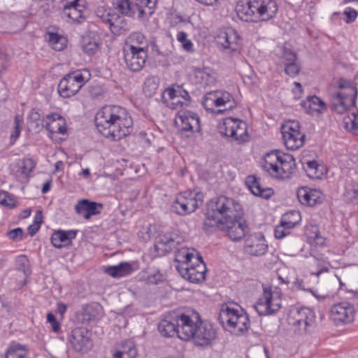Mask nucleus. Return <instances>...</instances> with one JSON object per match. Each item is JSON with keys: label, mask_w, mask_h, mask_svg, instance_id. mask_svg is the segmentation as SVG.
Masks as SVG:
<instances>
[{"label": "nucleus", "mask_w": 358, "mask_h": 358, "mask_svg": "<svg viewBox=\"0 0 358 358\" xmlns=\"http://www.w3.org/2000/svg\"><path fill=\"white\" fill-rule=\"evenodd\" d=\"M102 315V306L98 303H92L83 306L81 312L78 315V320L81 324H85L99 320Z\"/></svg>", "instance_id": "26"}, {"label": "nucleus", "mask_w": 358, "mask_h": 358, "mask_svg": "<svg viewBox=\"0 0 358 358\" xmlns=\"http://www.w3.org/2000/svg\"><path fill=\"white\" fill-rule=\"evenodd\" d=\"M303 166L311 179H321L326 173L324 166L316 160H306L303 162Z\"/></svg>", "instance_id": "36"}, {"label": "nucleus", "mask_w": 358, "mask_h": 358, "mask_svg": "<svg viewBox=\"0 0 358 358\" xmlns=\"http://www.w3.org/2000/svg\"><path fill=\"white\" fill-rule=\"evenodd\" d=\"M36 167V162L31 158H24L19 164V171L22 176L27 178Z\"/></svg>", "instance_id": "50"}, {"label": "nucleus", "mask_w": 358, "mask_h": 358, "mask_svg": "<svg viewBox=\"0 0 358 358\" xmlns=\"http://www.w3.org/2000/svg\"><path fill=\"white\" fill-rule=\"evenodd\" d=\"M284 65L285 73L290 77L296 76L299 73L301 68L299 60H296L294 62L287 63Z\"/></svg>", "instance_id": "55"}, {"label": "nucleus", "mask_w": 358, "mask_h": 358, "mask_svg": "<svg viewBox=\"0 0 358 358\" xmlns=\"http://www.w3.org/2000/svg\"><path fill=\"white\" fill-rule=\"evenodd\" d=\"M355 306L347 301L334 304L330 310L331 319L337 324H348L354 320Z\"/></svg>", "instance_id": "20"}, {"label": "nucleus", "mask_w": 358, "mask_h": 358, "mask_svg": "<svg viewBox=\"0 0 358 358\" xmlns=\"http://www.w3.org/2000/svg\"><path fill=\"white\" fill-rule=\"evenodd\" d=\"M245 184L251 192L256 196L268 199L274 194L272 188L262 187L259 179L254 175L247 176Z\"/></svg>", "instance_id": "30"}, {"label": "nucleus", "mask_w": 358, "mask_h": 358, "mask_svg": "<svg viewBox=\"0 0 358 358\" xmlns=\"http://www.w3.org/2000/svg\"><path fill=\"white\" fill-rule=\"evenodd\" d=\"M22 19L13 13H4L0 12V31L16 32V27L22 22Z\"/></svg>", "instance_id": "33"}, {"label": "nucleus", "mask_w": 358, "mask_h": 358, "mask_svg": "<svg viewBox=\"0 0 358 358\" xmlns=\"http://www.w3.org/2000/svg\"><path fill=\"white\" fill-rule=\"evenodd\" d=\"M280 58L283 64L294 62L298 59L297 55L286 46H280Z\"/></svg>", "instance_id": "54"}, {"label": "nucleus", "mask_w": 358, "mask_h": 358, "mask_svg": "<svg viewBox=\"0 0 358 358\" xmlns=\"http://www.w3.org/2000/svg\"><path fill=\"white\" fill-rule=\"evenodd\" d=\"M158 331L164 338L178 337V313H170L162 319L157 325Z\"/></svg>", "instance_id": "23"}, {"label": "nucleus", "mask_w": 358, "mask_h": 358, "mask_svg": "<svg viewBox=\"0 0 358 358\" xmlns=\"http://www.w3.org/2000/svg\"><path fill=\"white\" fill-rule=\"evenodd\" d=\"M293 229V222L280 221V223L277 225L274 230L275 237L277 239H282L286 236L289 235L291 230Z\"/></svg>", "instance_id": "49"}, {"label": "nucleus", "mask_w": 358, "mask_h": 358, "mask_svg": "<svg viewBox=\"0 0 358 358\" xmlns=\"http://www.w3.org/2000/svg\"><path fill=\"white\" fill-rule=\"evenodd\" d=\"M218 320L224 329L236 335L248 331L250 325L249 316L243 309L227 305L222 306Z\"/></svg>", "instance_id": "5"}, {"label": "nucleus", "mask_w": 358, "mask_h": 358, "mask_svg": "<svg viewBox=\"0 0 358 358\" xmlns=\"http://www.w3.org/2000/svg\"><path fill=\"white\" fill-rule=\"evenodd\" d=\"M297 197L299 202L306 206H313L322 201V194L316 189L302 187L297 191Z\"/></svg>", "instance_id": "27"}, {"label": "nucleus", "mask_w": 358, "mask_h": 358, "mask_svg": "<svg viewBox=\"0 0 358 358\" xmlns=\"http://www.w3.org/2000/svg\"><path fill=\"white\" fill-rule=\"evenodd\" d=\"M194 334L192 339L194 340L196 345L199 346L210 345L217 337L216 329L213 325L210 322L202 320Z\"/></svg>", "instance_id": "21"}, {"label": "nucleus", "mask_w": 358, "mask_h": 358, "mask_svg": "<svg viewBox=\"0 0 358 358\" xmlns=\"http://www.w3.org/2000/svg\"><path fill=\"white\" fill-rule=\"evenodd\" d=\"M203 195L201 192L185 191L176 196L171 208L176 214L185 216L194 212L203 203Z\"/></svg>", "instance_id": "8"}, {"label": "nucleus", "mask_w": 358, "mask_h": 358, "mask_svg": "<svg viewBox=\"0 0 358 358\" xmlns=\"http://www.w3.org/2000/svg\"><path fill=\"white\" fill-rule=\"evenodd\" d=\"M157 0H134L137 17L141 20L148 19L155 12Z\"/></svg>", "instance_id": "32"}, {"label": "nucleus", "mask_w": 358, "mask_h": 358, "mask_svg": "<svg viewBox=\"0 0 358 358\" xmlns=\"http://www.w3.org/2000/svg\"><path fill=\"white\" fill-rule=\"evenodd\" d=\"M86 0H66L62 10V15L72 22L81 23L86 19Z\"/></svg>", "instance_id": "17"}, {"label": "nucleus", "mask_w": 358, "mask_h": 358, "mask_svg": "<svg viewBox=\"0 0 358 358\" xmlns=\"http://www.w3.org/2000/svg\"><path fill=\"white\" fill-rule=\"evenodd\" d=\"M22 124L23 118L19 115H15L14 118L13 130L11 132L10 137V145H14L20 137L22 129Z\"/></svg>", "instance_id": "52"}, {"label": "nucleus", "mask_w": 358, "mask_h": 358, "mask_svg": "<svg viewBox=\"0 0 358 358\" xmlns=\"http://www.w3.org/2000/svg\"><path fill=\"white\" fill-rule=\"evenodd\" d=\"M239 40H241L240 36L233 29H220L215 37L217 45L238 44Z\"/></svg>", "instance_id": "34"}, {"label": "nucleus", "mask_w": 358, "mask_h": 358, "mask_svg": "<svg viewBox=\"0 0 358 358\" xmlns=\"http://www.w3.org/2000/svg\"><path fill=\"white\" fill-rule=\"evenodd\" d=\"M110 10L99 8L96 10V15L99 17L103 22H106L107 18L109 16Z\"/></svg>", "instance_id": "64"}, {"label": "nucleus", "mask_w": 358, "mask_h": 358, "mask_svg": "<svg viewBox=\"0 0 358 358\" xmlns=\"http://www.w3.org/2000/svg\"><path fill=\"white\" fill-rule=\"evenodd\" d=\"M261 167L273 178L288 179L296 168V162L292 155L275 150L264 155Z\"/></svg>", "instance_id": "4"}, {"label": "nucleus", "mask_w": 358, "mask_h": 358, "mask_svg": "<svg viewBox=\"0 0 358 358\" xmlns=\"http://www.w3.org/2000/svg\"><path fill=\"white\" fill-rule=\"evenodd\" d=\"M132 271V266L129 263L121 262L118 265L108 267L106 272L110 276L120 278L130 274Z\"/></svg>", "instance_id": "40"}, {"label": "nucleus", "mask_w": 358, "mask_h": 358, "mask_svg": "<svg viewBox=\"0 0 358 358\" xmlns=\"http://www.w3.org/2000/svg\"><path fill=\"white\" fill-rule=\"evenodd\" d=\"M124 61L132 71H138L145 66L148 57V46H124Z\"/></svg>", "instance_id": "16"}, {"label": "nucleus", "mask_w": 358, "mask_h": 358, "mask_svg": "<svg viewBox=\"0 0 358 358\" xmlns=\"http://www.w3.org/2000/svg\"><path fill=\"white\" fill-rule=\"evenodd\" d=\"M305 234L310 243L316 246H323L325 245V238L321 236L317 225L306 227Z\"/></svg>", "instance_id": "39"}, {"label": "nucleus", "mask_w": 358, "mask_h": 358, "mask_svg": "<svg viewBox=\"0 0 358 358\" xmlns=\"http://www.w3.org/2000/svg\"><path fill=\"white\" fill-rule=\"evenodd\" d=\"M47 322L50 324L51 329L54 332L59 333L60 331V323L52 313H48L47 314Z\"/></svg>", "instance_id": "61"}, {"label": "nucleus", "mask_w": 358, "mask_h": 358, "mask_svg": "<svg viewBox=\"0 0 358 358\" xmlns=\"http://www.w3.org/2000/svg\"><path fill=\"white\" fill-rule=\"evenodd\" d=\"M278 6L275 0H248L246 3H238L236 12L245 22L268 21L274 18Z\"/></svg>", "instance_id": "3"}, {"label": "nucleus", "mask_w": 358, "mask_h": 358, "mask_svg": "<svg viewBox=\"0 0 358 358\" xmlns=\"http://www.w3.org/2000/svg\"><path fill=\"white\" fill-rule=\"evenodd\" d=\"M220 134L231 142L242 144L249 141L247 124L238 118L226 117L217 125Z\"/></svg>", "instance_id": "6"}, {"label": "nucleus", "mask_w": 358, "mask_h": 358, "mask_svg": "<svg viewBox=\"0 0 358 358\" xmlns=\"http://www.w3.org/2000/svg\"><path fill=\"white\" fill-rule=\"evenodd\" d=\"M159 87V78L156 76L148 77L143 83V91L147 96H152Z\"/></svg>", "instance_id": "47"}, {"label": "nucleus", "mask_w": 358, "mask_h": 358, "mask_svg": "<svg viewBox=\"0 0 358 358\" xmlns=\"http://www.w3.org/2000/svg\"><path fill=\"white\" fill-rule=\"evenodd\" d=\"M98 131L106 138L119 141L132 131L133 120L128 111L120 106H103L95 115Z\"/></svg>", "instance_id": "2"}, {"label": "nucleus", "mask_w": 358, "mask_h": 358, "mask_svg": "<svg viewBox=\"0 0 358 358\" xmlns=\"http://www.w3.org/2000/svg\"><path fill=\"white\" fill-rule=\"evenodd\" d=\"M357 94V89L354 85H341L339 91L331 96V109L339 114H343L350 107L355 106Z\"/></svg>", "instance_id": "9"}, {"label": "nucleus", "mask_w": 358, "mask_h": 358, "mask_svg": "<svg viewBox=\"0 0 358 358\" xmlns=\"http://www.w3.org/2000/svg\"><path fill=\"white\" fill-rule=\"evenodd\" d=\"M162 101L171 109L187 107L190 105L191 98L187 91L180 86L168 87L162 93Z\"/></svg>", "instance_id": "15"}, {"label": "nucleus", "mask_w": 358, "mask_h": 358, "mask_svg": "<svg viewBox=\"0 0 358 358\" xmlns=\"http://www.w3.org/2000/svg\"><path fill=\"white\" fill-rule=\"evenodd\" d=\"M194 74L196 82L202 87L211 86L216 83V73L210 68L197 69Z\"/></svg>", "instance_id": "37"}, {"label": "nucleus", "mask_w": 358, "mask_h": 358, "mask_svg": "<svg viewBox=\"0 0 358 358\" xmlns=\"http://www.w3.org/2000/svg\"><path fill=\"white\" fill-rule=\"evenodd\" d=\"M127 22L125 20L121 17L120 15L117 17V19L114 22V24L112 25L110 31L117 35H120L122 34V31L126 29Z\"/></svg>", "instance_id": "57"}, {"label": "nucleus", "mask_w": 358, "mask_h": 358, "mask_svg": "<svg viewBox=\"0 0 358 358\" xmlns=\"http://www.w3.org/2000/svg\"><path fill=\"white\" fill-rule=\"evenodd\" d=\"M27 349L20 344H11L6 352V358H27Z\"/></svg>", "instance_id": "42"}, {"label": "nucleus", "mask_w": 358, "mask_h": 358, "mask_svg": "<svg viewBox=\"0 0 358 358\" xmlns=\"http://www.w3.org/2000/svg\"><path fill=\"white\" fill-rule=\"evenodd\" d=\"M7 237L13 241H20L23 238V230L18 227L13 229L6 234Z\"/></svg>", "instance_id": "60"}, {"label": "nucleus", "mask_w": 358, "mask_h": 358, "mask_svg": "<svg viewBox=\"0 0 358 358\" xmlns=\"http://www.w3.org/2000/svg\"><path fill=\"white\" fill-rule=\"evenodd\" d=\"M300 220V214L297 211H291L289 213H286L284 214L281 218V221L283 222L286 221L293 222V228H294L299 223Z\"/></svg>", "instance_id": "58"}, {"label": "nucleus", "mask_w": 358, "mask_h": 358, "mask_svg": "<svg viewBox=\"0 0 358 358\" xmlns=\"http://www.w3.org/2000/svg\"><path fill=\"white\" fill-rule=\"evenodd\" d=\"M90 77V72L87 69L71 72L59 81L58 93L63 98H70L79 92Z\"/></svg>", "instance_id": "7"}, {"label": "nucleus", "mask_w": 358, "mask_h": 358, "mask_svg": "<svg viewBox=\"0 0 358 358\" xmlns=\"http://www.w3.org/2000/svg\"><path fill=\"white\" fill-rule=\"evenodd\" d=\"M8 60V55L2 50V48L0 46V78H1L3 73L7 68Z\"/></svg>", "instance_id": "63"}, {"label": "nucleus", "mask_w": 358, "mask_h": 358, "mask_svg": "<svg viewBox=\"0 0 358 358\" xmlns=\"http://www.w3.org/2000/svg\"><path fill=\"white\" fill-rule=\"evenodd\" d=\"M102 208L103 205L101 203L90 201L88 199L80 200L75 206L76 213L85 220H89L92 215L99 214Z\"/></svg>", "instance_id": "25"}, {"label": "nucleus", "mask_w": 358, "mask_h": 358, "mask_svg": "<svg viewBox=\"0 0 358 358\" xmlns=\"http://www.w3.org/2000/svg\"><path fill=\"white\" fill-rule=\"evenodd\" d=\"M243 250L255 257L265 255L268 250V244L264 236L261 233L248 234L245 238Z\"/></svg>", "instance_id": "19"}, {"label": "nucleus", "mask_w": 358, "mask_h": 358, "mask_svg": "<svg viewBox=\"0 0 358 358\" xmlns=\"http://www.w3.org/2000/svg\"><path fill=\"white\" fill-rule=\"evenodd\" d=\"M27 123L31 129L36 131H39L43 127V121L41 120L38 110L32 108L30 110L27 117Z\"/></svg>", "instance_id": "46"}, {"label": "nucleus", "mask_w": 358, "mask_h": 358, "mask_svg": "<svg viewBox=\"0 0 358 358\" xmlns=\"http://www.w3.org/2000/svg\"><path fill=\"white\" fill-rule=\"evenodd\" d=\"M315 315L308 308L293 310L288 318L289 324L300 335L310 333L315 326Z\"/></svg>", "instance_id": "10"}, {"label": "nucleus", "mask_w": 358, "mask_h": 358, "mask_svg": "<svg viewBox=\"0 0 358 358\" xmlns=\"http://www.w3.org/2000/svg\"><path fill=\"white\" fill-rule=\"evenodd\" d=\"M137 350L136 347L129 343L122 346V349L117 350L113 358H136Z\"/></svg>", "instance_id": "48"}, {"label": "nucleus", "mask_w": 358, "mask_h": 358, "mask_svg": "<svg viewBox=\"0 0 358 358\" xmlns=\"http://www.w3.org/2000/svg\"><path fill=\"white\" fill-rule=\"evenodd\" d=\"M45 127L52 134H65L66 133V120L57 113H52L46 115Z\"/></svg>", "instance_id": "28"}, {"label": "nucleus", "mask_w": 358, "mask_h": 358, "mask_svg": "<svg viewBox=\"0 0 358 358\" xmlns=\"http://www.w3.org/2000/svg\"><path fill=\"white\" fill-rule=\"evenodd\" d=\"M280 292L277 288L272 290L264 287L263 294L257 301L255 308L259 315H271L281 308Z\"/></svg>", "instance_id": "11"}, {"label": "nucleus", "mask_w": 358, "mask_h": 358, "mask_svg": "<svg viewBox=\"0 0 358 358\" xmlns=\"http://www.w3.org/2000/svg\"><path fill=\"white\" fill-rule=\"evenodd\" d=\"M78 230H59L55 231L50 238L51 243L56 248H62L70 245L75 239Z\"/></svg>", "instance_id": "29"}, {"label": "nucleus", "mask_w": 358, "mask_h": 358, "mask_svg": "<svg viewBox=\"0 0 358 358\" xmlns=\"http://www.w3.org/2000/svg\"><path fill=\"white\" fill-rule=\"evenodd\" d=\"M145 35L141 31L131 32L125 40V45H141L146 43Z\"/></svg>", "instance_id": "53"}, {"label": "nucleus", "mask_w": 358, "mask_h": 358, "mask_svg": "<svg viewBox=\"0 0 358 358\" xmlns=\"http://www.w3.org/2000/svg\"><path fill=\"white\" fill-rule=\"evenodd\" d=\"M180 275L193 283L202 282L206 278V266L201 256L197 255L194 262L176 266Z\"/></svg>", "instance_id": "14"}, {"label": "nucleus", "mask_w": 358, "mask_h": 358, "mask_svg": "<svg viewBox=\"0 0 358 358\" xmlns=\"http://www.w3.org/2000/svg\"><path fill=\"white\" fill-rule=\"evenodd\" d=\"M183 241V238L176 234L164 233L159 234L155 240V250L158 256L171 252Z\"/></svg>", "instance_id": "18"}, {"label": "nucleus", "mask_w": 358, "mask_h": 358, "mask_svg": "<svg viewBox=\"0 0 358 358\" xmlns=\"http://www.w3.org/2000/svg\"><path fill=\"white\" fill-rule=\"evenodd\" d=\"M71 343L77 351H85L92 347L90 333L85 328H76L71 331Z\"/></svg>", "instance_id": "24"}, {"label": "nucleus", "mask_w": 358, "mask_h": 358, "mask_svg": "<svg viewBox=\"0 0 358 358\" xmlns=\"http://www.w3.org/2000/svg\"><path fill=\"white\" fill-rule=\"evenodd\" d=\"M45 38L46 41L52 44L66 45L69 42L67 35L62 29L56 26L48 27Z\"/></svg>", "instance_id": "35"}, {"label": "nucleus", "mask_w": 358, "mask_h": 358, "mask_svg": "<svg viewBox=\"0 0 358 358\" xmlns=\"http://www.w3.org/2000/svg\"><path fill=\"white\" fill-rule=\"evenodd\" d=\"M176 124L181 131H199L201 127L198 115L189 110L178 112Z\"/></svg>", "instance_id": "22"}, {"label": "nucleus", "mask_w": 358, "mask_h": 358, "mask_svg": "<svg viewBox=\"0 0 358 358\" xmlns=\"http://www.w3.org/2000/svg\"><path fill=\"white\" fill-rule=\"evenodd\" d=\"M215 106H226L224 110H218L217 113L232 110L236 107V102L233 96L227 92H217L216 98L213 101Z\"/></svg>", "instance_id": "38"}, {"label": "nucleus", "mask_w": 358, "mask_h": 358, "mask_svg": "<svg viewBox=\"0 0 358 358\" xmlns=\"http://www.w3.org/2000/svg\"><path fill=\"white\" fill-rule=\"evenodd\" d=\"M16 268L24 273L25 278L31 273L29 262L26 255H21L15 258Z\"/></svg>", "instance_id": "51"}, {"label": "nucleus", "mask_w": 358, "mask_h": 358, "mask_svg": "<svg viewBox=\"0 0 358 358\" xmlns=\"http://www.w3.org/2000/svg\"><path fill=\"white\" fill-rule=\"evenodd\" d=\"M301 106L311 115L322 114L327 110L326 103L315 95L308 96L306 101H301Z\"/></svg>", "instance_id": "31"}, {"label": "nucleus", "mask_w": 358, "mask_h": 358, "mask_svg": "<svg viewBox=\"0 0 358 358\" xmlns=\"http://www.w3.org/2000/svg\"><path fill=\"white\" fill-rule=\"evenodd\" d=\"M196 256L189 251V248H181L176 252L175 260L178 264L176 266H181L183 264H189Z\"/></svg>", "instance_id": "43"}, {"label": "nucleus", "mask_w": 358, "mask_h": 358, "mask_svg": "<svg viewBox=\"0 0 358 358\" xmlns=\"http://www.w3.org/2000/svg\"><path fill=\"white\" fill-rule=\"evenodd\" d=\"M179 334L178 338L183 341L192 339L194 335L200 321V315L192 310H187L182 313H178Z\"/></svg>", "instance_id": "12"}, {"label": "nucleus", "mask_w": 358, "mask_h": 358, "mask_svg": "<svg viewBox=\"0 0 358 358\" xmlns=\"http://www.w3.org/2000/svg\"><path fill=\"white\" fill-rule=\"evenodd\" d=\"M42 223V215L41 213L38 211L34 217V223L29 226L27 230L28 233L31 236H34L39 230L41 224Z\"/></svg>", "instance_id": "59"}, {"label": "nucleus", "mask_w": 358, "mask_h": 358, "mask_svg": "<svg viewBox=\"0 0 358 358\" xmlns=\"http://www.w3.org/2000/svg\"><path fill=\"white\" fill-rule=\"evenodd\" d=\"M115 9L126 16L134 17L136 15L134 3L130 0H117Z\"/></svg>", "instance_id": "45"}, {"label": "nucleus", "mask_w": 358, "mask_h": 358, "mask_svg": "<svg viewBox=\"0 0 358 358\" xmlns=\"http://www.w3.org/2000/svg\"><path fill=\"white\" fill-rule=\"evenodd\" d=\"M343 14L346 17L345 21L348 24L353 22L358 16V12L350 7L346 8L344 10Z\"/></svg>", "instance_id": "62"}, {"label": "nucleus", "mask_w": 358, "mask_h": 358, "mask_svg": "<svg viewBox=\"0 0 358 358\" xmlns=\"http://www.w3.org/2000/svg\"><path fill=\"white\" fill-rule=\"evenodd\" d=\"M293 284L294 287L299 289L304 290L311 293L313 292V287L309 284L308 277H305L302 279L296 278L293 282Z\"/></svg>", "instance_id": "56"}, {"label": "nucleus", "mask_w": 358, "mask_h": 358, "mask_svg": "<svg viewBox=\"0 0 358 358\" xmlns=\"http://www.w3.org/2000/svg\"><path fill=\"white\" fill-rule=\"evenodd\" d=\"M343 124L346 131L355 135H358V113H352L344 117Z\"/></svg>", "instance_id": "44"}, {"label": "nucleus", "mask_w": 358, "mask_h": 358, "mask_svg": "<svg viewBox=\"0 0 358 358\" xmlns=\"http://www.w3.org/2000/svg\"><path fill=\"white\" fill-rule=\"evenodd\" d=\"M300 124L297 121H289L281 127V133L285 147L295 150L303 146L305 134L300 131Z\"/></svg>", "instance_id": "13"}, {"label": "nucleus", "mask_w": 358, "mask_h": 358, "mask_svg": "<svg viewBox=\"0 0 358 358\" xmlns=\"http://www.w3.org/2000/svg\"><path fill=\"white\" fill-rule=\"evenodd\" d=\"M243 213L238 201L222 196L208 203L203 226L217 227L226 231L231 241H239L246 238L249 230L247 222L241 219Z\"/></svg>", "instance_id": "1"}, {"label": "nucleus", "mask_w": 358, "mask_h": 358, "mask_svg": "<svg viewBox=\"0 0 358 358\" xmlns=\"http://www.w3.org/2000/svg\"><path fill=\"white\" fill-rule=\"evenodd\" d=\"M343 199L346 203H358V183L350 182L345 185Z\"/></svg>", "instance_id": "41"}]
</instances>
